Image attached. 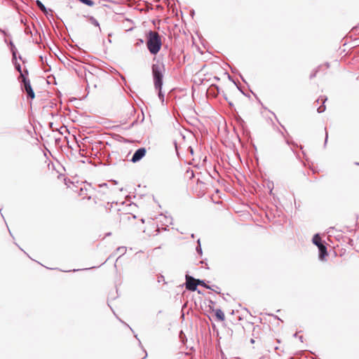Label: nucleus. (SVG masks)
<instances>
[{
	"instance_id": "1",
	"label": "nucleus",
	"mask_w": 359,
	"mask_h": 359,
	"mask_svg": "<svg viewBox=\"0 0 359 359\" xmlns=\"http://www.w3.org/2000/svg\"><path fill=\"white\" fill-rule=\"evenodd\" d=\"M165 67L163 64L156 63L151 66V72L154 79V87L158 90V97L162 102L164 101V95L162 93L163 72Z\"/></svg>"
},
{
	"instance_id": "2",
	"label": "nucleus",
	"mask_w": 359,
	"mask_h": 359,
	"mask_svg": "<svg viewBox=\"0 0 359 359\" xmlns=\"http://www.w3.org/2000/svg\"><path fill=\"white\" fill-rule=\"evenodd\" d=\"M147 46L151 55H156L162 46L161 38L159 34L150 30L147 34Z\"/></svg>"
},
{
	"instance_id": "3",
	"label": "nucleus",
	"mask_w": 359,
	"mask_h": 359,
	"mask_svg": "<svg viewBox=\"0 0 359 359\" xmlns=\"http://www.w3.org/2000/svg\"><path fill=\"white\" fill-rule=\"evenodd\" d=\"M1 34L4 35V42L8 45L9 47V49L12 53V62L15 65V69L20 73L19 79H22V75H25V74L22 72V70L21 69V66L20 63L17 62V53L18 50L15 48V45L13 44L12 40L11 38H9L6 33L1 29Z\"/></svg>"
},
{
	"instance_id": "4",
	"label": "nucleus",
	"mask_w": 359,
	"mask_h": 359,
	"mask_svg": "<svg viewBox=\"0 0 359 359\" xmlns=\"http://www.w3.org/2000/svg\"><path fill=\"white\" fill-rule=\"evenodd\" d=\"M22 90L27 94V98L34 99L35 97L34 92L32 88L30 81L25 75H22V79H20Z\"/></svg>"
},
{
	"instance_id": "5",
	"label": "nucleus",
	"mask_w": 359,
	"mask_h": 359,
	"mask_svg": "<svg viewBox=\"0 0 359 359\" xmlns=\"http://www.w3.org/2000/svg\"><path fill=\"white\" fill-rule=\"evenodd\" d=\"M186 283L185 286L187 290L189 291H196L197 290L198 282L197 279H195L194 277L187 274L185 276Z\"/></svg>"
},
{
	"instance_id": "6",
	"label": "nucleus",
	"mask_w": 359,
	"mask_h": 359,
	"mask_svg": "<svg viewBox=\"0 0 359 359\" xmlns=\"http://www.w3.org/2000/svg\"><path fill=\"white\" fill-rule=\"evenodd\" d=\"M147 150L144 147L137 149L133 154L131 161L133 163H137L140 161L146 154Z\"/></svg>"
},
{
	"instance_id": "7",
	"label": "nucleus",
	"mask_w": 359,
	"mask_h": 359,
	"mask_svg": "<svg viewBox=\"0 0 359 359\" xmlns=\"http://www.w3.org/2000/svg\"><path fill=\"white\" fill-rule=\"evenodd\" d=\"M319 251V259L321 261L325 260V257L327 255V248L325 245L318 248Z\"/></svg>"
},
{
	"instance_id": "8",
	"label": "nucleus",
	"mask_w": 359,
	"mask_h": 359,
	"mask_svg": "<svg viewBox=\"0 0 359 359\" xmlns=\"http://www.w3.org/2000/svg\"><path fill=\"white\" fill-rule=\"evenodd\" d=\"M312 241L313 243L316 245L318 248L324 245L322 242L321 238L318 233L313 236Z\"/></svg>"
},
{
	"instance_id": "9",
	"label": "nucleus",
	"mask_w": 359,
	"mask_h": 359,
	"mask_svg": "<svg viewBox=\"0 0 359 359\" xmlns=\"http://www.w3.org/2000/svg\"><path fill=\"white\" fill-rule=\"evenodd\" d=\"M215 316L218 319L219 321L224 320V318H225L224 313L219 309L215 310Z\"/></svg>"
},
{
	"instance_id": "10",
	"label": "nucleus",
	"mask_w": 359,
	"mask_h": 359,
	"mask_svg": "<svg viewBox=\"0 0 359 359\" xmlns=\"http://www.w3.org/2000/svg\"><path fill=\"white\" fill-rule=\"evenodd\" d=\"M36 4L37 6V7L42 11L45 14H48V10L47 8H46V6L43 5V4L39 1V0H37L36 1Z\"/></svg>"
},
{
	"instance_id": "11",
	"label": "nucleus",
	"mask_w": 359,
	"mask_h": 359,
	"mask_svg": "<svg viewBox=\"0 0 359 359\" xmlns=\"http://www.w3.org/2000/svg\"><path fill=\"white\" fill-rule=\"evenodd\" d=\"M320 100L323 101V105L320 106L317 111L318 113H323V111H325V106L324 105V103L327 100V97H320Z\"/></svg>"
},
{
	"instance_id": "12",
	"label": "nucleus",
	"mask_w": 359,
	"mask_h": 359,
	"mask_svg": "<svg viewBox=\"0 0 359 359\" xmlns=\"http://www.w3.org/2000/svg\"><path fill=\"white\" fill-rule=\"evenodd\" d=\"M197 282H198V285H201L203 287H204L205 288H207V289H210V290H213L212 288V286L209 285H207L204 280H200V279H197Z\"/></svg>"
},
{
	"instance_id": "13",
	"label": "nucleus",
	"mask_w": 359,
	"mask_h": 359,
	"mask_svg": "<svg viewBox=\"0 0 359 359\" xmlns=\"http://www.w3.org/2000/svg\"><path fill=\"white\" fill-rule=\"evenodd\" d=\"M88 20L90 22V23L93 24V25H95L96 27H100V24H99L98 21L94 17L90 16V17H88Z\"/></svg>"
},
{
	"instance_id": "14",
	"label": "nucleus",
	"mask_w": 359,
	"mask_h": 359,
	"mask_svg": "<svg viewBox=\"0 0 359 359\" xmlns=\"http://www.w3.org/2000/svg\"><path fill=\"white\" fill-rule=\"evenodd\" d=\"M116 251H117L118 253L120 254L119 257H121V256L123 255L126 252V248L124 247V246L118 247L116 249Z\"/></svg>"
},
{
	"instance_id": "15",
	"label": "nucleus",
	"mask_w": 359,
	"mask_h": 359,
	"mask_svg": "<svg viewBox=\"0 0 359 359\" xmlns=\"http://www.w3.org/2000/svg\"><path fill=\"white\" fill-rule=\"evenodd\" d=\"M197 242H198V246L196 247V252L198 254L201 255L202 254V249H201V247L200 240L198 239Z\"/></svg>"
},
{
	"instance_id": "16",
	"label": "nucleus",
	"mask_w": 359,
	"mask_h": 359,
	"mask_svg": "<svg viewBox=\"0 0 359 359\" xmlns=\"http://www.w3.org/2000/svg\"><path fill=\"white\" fill-rule=\"evenodd\" d=\"M318 69H319V67L317 68L316 69L313 70V72L310 74L311 79H312L316 76L317 72H318Z\"/></svg>"
},
{
	"instance_id": "17",
	"label": "nucleus",
	"mask_w": 359,
	"mask_h": 359,
	"mask_svg": "<svg viewBox=\"0 0 359 359\" xmlns=\"http://www.w3.org/2000/svg\"><path fill=\"white\" fill-rule=\"evenodd\" d=\"M99 188H100V189H103V190H102L103 193H105L104 189H107V184H106V183H103V184H100V185L99 186Z\"/></svg>"
},
{
	"instance_id": "18",
	"label": "nucleus",
	"mask_w": 359,
	"mask_h": 359,
	"mask_svg": "<svg viewBox=\"0 0 359 359\" xmlns=\"http://www.w3.org/2000/svg\"><path fill=\"white\" fill-rule=\"evenodd\" d=\"M164 280H164V276H162V275H159V276L157 277V281H158V283H161V282L164 281Z\"/></svg>"
},
{
	"instance_id": "19",
	"label": "nucleus",
	"mask_w": 359,
	"mask_h": 359,
	"mask_svg": "<svg viewBox=\"0 0 359 359\" xmlns=\"http://www.w3.org/2000/svg\"><path fill=\"white\" fill-rule=\"evenodd\" d=\"M144 43V41L142 39H138V41L137 42L136 45L139 46L140 44H142Z\"/></svg>"
},
{
	"instance_id": "20",
	"label": "nucleus",
	"mask_w": 359,
	"mask_h": 359,
	"mask_svg": "<svg viewBox=\"0 0 359 359\" xmlns=\"http://www.w3.org/2000/svg\"><path fill=\"white\" fill-rule=\"evenodd\" d=\"M22 72L25 74V75L27 77L28 75V70L27 69H24Z\"/></svg>"
},
{
	"instance_id": "21",
	"label": "nucleus",
	"mask_w": 359,
	"mask_h": 359,
	"mask_svg": "<svg viewBox=\"0 0 359 359\" xmlns=\"http://www.w3.org/2000/svg\"><path fill=\"white\" fill-rule=\"evenodd\" d=\"M327 137H328V135H327V133L326 132V136H325V144H326L327 141Z\"/></svg>"
},
{
	"instance_id": "22",
	"label": "nucleus",
	"mask_w": 359,
	"mask_h": 359,
	"mask_svg": "<svg viewBox=\"0 0 359 359\" xmlns=\"http://www.w3.org/2000/svg\"><path fill=\"white\" fill-rule=\"evenodd\" d=\"M240 77H241V79H242L243 81L245 82L244 78L241 75H240Z\"/></svg>"
},
{
	"instance_id": "23",
	"label": "nucleus",
	"mask_w": 359,
	"mask_h": 359,
	"mask_svg": "<svg viewBox=\"0 0 359 359\" xmlns=\"http://www.w3.org/2000/svg\"><path fill=\"white\" fill-rule=\"evenodd\" d=\"M147 352H145V356L144 357V358H145L147 357Z\"/></svg>"
},
{
	"instance_id": "24",
	"label": "nucleus",
	"mask_w": 359,
	"mask_h": 359,
	"mask_svg": "<svg viewBox=\"0 0 359 359\" xmlns=\"http://www.w3.org/2000/svg\"><path fill=\"white\" fill-rule=\"evenodd\" d=\"M19 59L22 60V57L19 55Z\"/></svg>"
}]
</instances>
